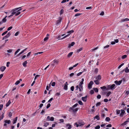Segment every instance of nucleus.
I'll use <instances>...</instances> for the list:
<instances>
[{"label":"nucleus","mask_w":129,"mask_h":129,"mask_svg":"<svg viewBox=\"0 0 129 129\" xmlns=\"http://www.w3.org/2000/svg\"><path fill=\"white\" fill-rule=\"evenodd\" d=\"M58 63V61L57 60H54L51 63V65L54 66L55 65H57Z\"/></svg>","instance_id":"1"},{"label":"nucleus","mask_w":129,"mask_h":129,"mask_svg":"<svg viewBox=\"0 0 129 129\" xmlns=\"http://www.w3.org/2000/svg\"><path fill=\"white\" fill-rule=\"evenodd\" d=\"M74 32V31L73 30H70V31H68L67 32V33H69V34H68V35H66V36H65L63 37L61 39H64L65 38L67 37H68L70 35V34L71 33H73Z\"/></svg>","instance_id":"2"},{"label":"nucleus","mask_w":129,"mask_h":129,"mask_svg":"<svg viewBox=\"0 0 129 129\" xmlns=\"http://www.w3.org/2000/svg\"><path fill=\"white\" fill-rule=\"evenodd\" d=\"M73 107H70L69 109V111H72L74 112H76L77 111L78 109L77 108L75 109Z\"/></svg>","instance_id":"3"},{"label":"nucleus","mask_w":129,"mask_h":129,"mask_svg":"<svg viewBox=\"0 0 129 129\" xmlns=\"http://www.w3.org/2000/svg\"><path fill=\"white\" fill-rule=\"evenodd\" d=\"M11 35V33L10 32H9L3 38V40L9 37Z\"/></svg>","instance_id":"4"},{"label":"nucleus","mask_w":129,"mask_h":129,"mask_svg":"<svg viewBox=\"0 0 129 129\" xmlns=\"http://www.w3.org/2000/svg\"><path fill=\"white\" fill-rule=\"evenodd\" d=\"M54 118L53 117H50L49 116H48L46 118V120L48 121H53L54 120Z\"/></svg>","instance_id":"5"},{"label":"nucleus","mask_w":129,"mask_h":129,"mask_svg":"<svg viewBox=\"0 0 129 129\" xmlns=\"http://www.w3.org/2000/svg\"><path fill=\"white\" fill-rule=\"evenodd\" d=\"M21 8V7L18 8H16L14 9L13 10L11 11L12 12L11 13V14L13 15H14V14H15L16 13V11L18 10L19 9Z\"/></svg>","instance_id":"6"},{"label":"nucleus","mask_w":129,"mask_h":129,"mask_svg":"<svg viewBox=\"0 0 129 129\" xmlns=\"http://www.w3.org/2000/svg\"><path fill=\"white\" fill-rule=\"evenodd\" d=\"M61 20V17H59L58 18V20H57L56 21V25H58L60 24Z\"/></svg>","instance_id":"7"},{"label":"nucleus","mask_w":129,"mask_h":129,"mask_svg":"<svg viewBox=\"0 0 129 129\" xmlns=\"http://www.w3.org/2000/svg\"><path fill=\"white\" fill-rule=\"evenodd\" d=\"M4 122L5 123L4 124V126H6L7 124V123L9 124L11 122V121L10 120H6L4 121Z\"/></svg>","instance_id":"8"},{"label":"nucleus","mask_w":129,"mask_h":129,"mask_svg":"<svg viewBox=\"0 0 129 129\" xmlns=\"http://www.w3.org/2000/svg\"><path fill=\"white\" fill-rule=\"evenodd\" d=\"M122 80H120L119 81H115L114 82L117 85H120L122 83Z\"/></svg>","instance_id":"9"},{"label":"nucleus","mask_w":129,"mask_h":129,"mask_svg":"<svg viewBox=\"0 0 129 129\" xmlns=\"http://www.w3.org/2000/svg\"><path fill=\"white\" fill-rule=\"evenodd\" d=\"M84 81V79L83 78L82 79L81 81L79 83V86L81 88H82L83 87L82 85Z\"/></svg>","instance_id":"10"},{"label":"nucleus","mask_w":129,"mask_h":129,"mask_svg":"<svg viewBox=\"0 0 129 129\" xmlns=\"http://www.w3.org/2000/svg\"><path fill=\"white\" fill-rule=\"evenodd\" d=\"M93 82L92 81H90L88 84V87L90 88H91L92 85L93 84Z\"/></svg>","instance_id":"11"},{"label":"nucleus","mask_w":129,"mask_h":129,"mask_svg":"<svg viewBox=\"0 0 129 129\" xmlns=\"http://www.w3.org/2000/svg\"><path fill=\"white\" fill-rule=\"evenodd\" d=\"M22 10V9L20 8L19 10H18L17 12L16 11V13H15V16H17L20 14V12L19 11H20Z\"/></svg>","instance_id":"12"},{"label":"nucleus","mask_w":129,"mask_h":129,"mask_svg":"<svg viewBox=\"0 0 129 129\" xmlns=\"http://www.w3.org/2000/svg\"><path fill=\"white\" fill-rule=\"evenodd\" d=\"M108 89H103L102 92L103 94H105L107 93L108 91L107 90Z\"/></svg>","instance_id":"13"},{"label":"nucleus","mask_w":129,"mask_h":129,"mask_svg":"<svg viewBox=\"0 0 129 129\" xmlns=\"http://www.w3.org/2000/svg\"><path fill=\"white\" fill-rule=\"evenodd\" d=\"M129 21V19L127 18H126L124 19H121L120 22H124L128 21Z\"/></svg>","instance_id":"14"},{"label":"nucleus","mask_w":129,"mask_h":129,"mask_svg":"<svg viewBox=\"0 0 129 129\" xmlns=\"http://www.w3.org/2000/svg\"><path fill=\"white\" fill-rule=\"evenodd\" d=\"M121 112L120 114V116L122 117L123 116V115L125 113V111L124 110H121Z\"/></svg>","instance_id":"15"},{"label":"nucleus","mask_w":129,"mask_h":129,"mask_svg":"<svg viewBox=\"0 0 129 129\" xmlns=\"http://www.w3.org/2000/svg\"><path fill=\"white\" fill-rule=\"evenodd\" d=\"M101 79V76L100 75H98L96 78V79L100 81Z\"/></svg>","instance_id":"16"},{"label":"nucleus","mask_w":129,"mask_h":129,"mask_svg":"<svg viewBox=\"0 0 129 129\" xmlns=\"http://www.w3.org/2000/svg\"><path fill=\"white\" fill-rule=\"evenodd\" d=\"M68 84L67 82H66L63 85L64 89H67L68 88Z\"/></svg>","instance_id":"17"},{"label":"nucleus","mask_w":129,"mask_h":129,"mask_svg":"<svg viewBox=\"0 0 129 129\" xmlns=\"http://www.w3.org/2000/svg\"><path fill=\"white\" fill-rule=\"evenodd\" d=\"M6 69V67L5 66H2L0 68V70L2 72H3Z\"/></svg>","instance_id":"18"},{"label":"nucleus","mask_w":129,"mask_h":129,"mask_svg":"<svg viewBox=\"0 0 129 129\" xmlns=\"http://www.w3.org/2000/svg\"><path fill=\"white\" fill-rule=\"evenodd\" d=\"M125 71V72L126 73H128L129 72V69H128L127 67H126L124 69L122 70V71Z\"/></svg>","instance_id":"19"},{"label":"nucleus","mask_w":129,"mask_h":129,"mask_svg":"<svg viewBox=\"0 0 129 129\" xmlns=\"http://www.w3.org/2000/svg\"><path fill=\"white\" fill-rule=\"evenodd\" d=\"M87 98V96H86L84 97H82V100L84 102H86V101Z\"/></svg>","instance_id":"20"},{"label":"nucleus","mask_w":129,"mask_h":129,"mask_svg":"<svg viewBox=\"0 0 129 129\" xmlns=\"http://www.w3.org/2000/svg\"><path fill=\"white\" fill-rule=\"evenodd\" d=\"M17 117H16L15 118H14L13 120V124L15 123L17 120Z\"/></svg>","instance_id":"21"},{"label":"nucleus","mask_w":129,"mask_h":129,"mask_svg":"<svg viewBox=\"0 0 129 129\" xmlns=\"http://www.w3.org/2000/svg\"><path fill=\"white\" fill-rule=\"evenodd\" d=\"M22 80L21 79H19V80H18L15 82V84L16 85H18L19 83H20V81H22Z\"/></svg>","instance_id":"22"},{"label":"nucleus","mask_w":129,"mask_h":129,"mask_svg":"<svg viewBox=\"0 0 129 129\" xmlns=\"http://www.w3.org/2000/svg\"><path fill=\"white\" fill-rule=\"evenodd\" d=\"M27 63V61H24L22 63V65L24 67H25L26 66V64Z\"/></svg>","instance_id":"23"},{"label":"nucleus","mask_w":129,"mask_h":129,"mask_svg":"<svg viewBox=\"0 0 129 129\" xmlns=\"http://www.w3.org/2000/svg\"><path fill=\"white\" fill-rule=\"evenodd\" d=\"M7 16H6L5 18H4L2 20V22L4 23L5 22L7 21V19H6V18L7 17Z\"/></svg>","instance_id":"24"},{"label":"nucleus","mask_w":129,"mask_h":129,"mask_svg":"<svg viewBox=\"0 0 129 129\" xmlns=\"http://www.w3.org/2000/svg\"><path fill=\"white\" fill-rule=\"evenodd\" d=\"M99 81H100L99 80H96L94 81V82L96 84L98 85L100 83Z\"/></svg>","instance_id":"25"},{"label":"nucleus","mask_w":129,"mask_h":129,"mask_svg":"<svg viewBox=\"0 0 129 129\" xmlns=\"http://www.w3.org/2000/svg\"><path fill=\"white\" fill-rule=\"evenodd\" d=\"M66 126L68 127V129H70L72 127V126L69 124H68L66 125Z\"/></svg>","instance_id":"26"},{"label":"nucleus","mask_w":129,"mask_h":129,"mask_svg":"<svg viewBox=\"0 0 129 129\" xmlns=\"http://www.w3.org/2000/svg\"><path fill=\"white\" fill-rule=\"evenodd\" d=\"M94 119L96 118L98 120H99L100 119L99 116V115H97L95 116V117H94Z\"/></svg>","instance_id":"27"},{"label":"nucleus","mask_w":129,"mask_h":129,"mask_svg":"<svg viewBox=\"0 0 129 129\" xmlns=\"http://www.w3.org/2000/svg\"><path fill=\"white\" fill-rule=\"evenodd\" d=\"M73 54V52H71L69 53L68 55L67 56L68 57H70Z\"/></svg>","instance_id":"28"},{"label":"nucleus","mask_w":129,"mask_h":129,"mask_svg":"<svg viewBox=\"0 0 129 129\" xmlns=\"http://www.w3.org/2000/svg\"><path fill=\"white\" fill-rule=\"evenodd\" d=\"M11 103V102L10 100L8 101V102L7 103L6 105V107H8L10 104Z\"/></svg>","instance_id":"29"},{"label":"nucleus","mask_w":129,"mask_h":129,"mask_svg":"<svg viewBox=\"0 0 129 129\" xmlns=\"http://www.w3.org/2000/svg\"><path fill=\"white\" fill-rule=\"evenodd\" d=\"M82 50L83 48L82 47L81 48L78 49L77 50L76 52L78 53L81 51H82Z\"/></svg>","instance_id":"30"},{"label":"nucleus","mask_w":129,"mask_h":129,"mask_svg":"<svg viewBox=\"0 0 129 129\" xmlns=\"http://www.w3.org/2000/svg\"><path fill=\"white\" fill-rule=\"evenodd\" d=\"M75 43L74 42H72L71 44H69V47H70L71 46H73L75 44Z\"/></svg>","instance_id":"31"},{"label":"nucleus","mask_w":129,"mask_h":129,"mask_svg":"<svg viewBox=\"0 0 129 129\" xmlns=\"http://www.w3.org/2000/svg\"><path fill=\"white\" fill-rule=\"evenodd\" d=\"M49 125V123L48 122H46L44 124V126L45 127H46L48 125Z\"/></svg>","instance_id":"32"},{"label":"nucleus","mask_w":129,"mask_h":129,"mask_svg":"<svg viewBox=\"0 0 129 129\" xmlns=\"http://www.w3.org/2000/svg\"><path fill=\"white\" fill-rule=\"evenodd\" d=\"M59 82L60 84H62L64 83V81L62 80H60L59 81Z\"/></svg>","instance_id":"33"},{"label":"nucleus","mask_w":129,"mask_h":129,"mask_svg":"<svg viewBox=\"0 0 129 129\" xmlns=\"http://www.w3.org/2000/svg\"><path fill=\"white\" fill-rule=\"evenodd\" d=\"M13 50H14L13 49H10L7 50V51L8 53H10L12 52V51Z\"/></svg>","instance_id":"34"},{"label":"nucleus","mask_w":129,"mask_h":129,"mask_svg":"<svg viewBox=\"0 0 129 129\" xmlns=\"http://www.w3.org/2000/svg\"><path fill=\"white\" fill-rule=\"evenodd\" d=\"M105 114H103V113H102L101 114V117L103 118L105 117Z\"/></svg>","instance_id":"35"},{"label":"nucleus","mask_w":129,"mask_h":129,"mask_svg":"<svg viewBox=\"0 0 129 129\" xmlns=\"http://www.w3.org/2000/svg\"><path fill=\"white\" fill-rule=\"evenodd\" d=\"M20 49H18L14 53V55H16L17 53L20 50Z\"/></svg>","instance_id":"36"},{"label":"nucleus","mask_w":129,"mask_h":129,"mask_svg":"<svg viewBox=\"0 0 129 129\" xmlns=\"http://www.w3.org/2000/svg\"><path fill=\"white\" fill-rule=\"evenodd\" d=\"M78 124L79 125H78L80 126H83L84 124L83 123H79V122L78 123Z\"/></svg>","instance_id":"37"},{"label":"nucleus","mask_w":129,"mask_h":129,"mask_svg":"<svg viewBox=\"0 0 129 129\" xmlns=\"http://www.w3.org/2000/svg\"><path fill=\"white\" fill-rule=\"evenodd\" d=\"M105 120L107 121H108L110 120V118L109 117H107L106 119Z\"/></svg>","instance_id":"38"},{"label":"nucleus","mask_w":129,"mask_h":129,"mask_svg":"<svg viewBox=\"0 0 129 129\" xmlns=\"http://www.w3.org/2000/svg\"><path fill=\"white\" fill-rule=\"evenodd\" d=\"M90 92L91 94H93L94 93V90L92 89L90 91Z\"/></svg>","instance_id":"39"},{"label":"nucleus","mask_w":129,"mask_h":129,"mask_svg":"<svg viewBox=\"0 0 129 129\" xmlns=\"http://www.w3.org/2000/svg\"><path fill=\"white\" fill-rule=\"evenodd\" d=\"M111 92L110 91H109L108 92H107V96H109L110 94L111 93Z\"/></svg>","instance_id":"40"},{"label":"nucleus","mask_w":129,"mask_h":129,"mask_svg":"<svg viewBox=\"0 0 129 129\" xmlns=\"http://www.w3.org/2000/svg\"><path fill=\"white\" fill-rule=\"evenodd\" d=\"M4 117V113L0 117V119L1 120L3 119V118Z\"/></svg>","instance_id":"41"},{"label":"nucleus","mask_w":129,"mask_h":129,"mask_svg":"<svg viewBox=\"0 0 129 129\" xmlns=\"http://www.w3.org/2000/svg\"><path fill=\"white\" fill-rule=\"evenodd\" d=\"M8 32V31H6L5 32H4L2 35V36H4L5 34H6Z\"/></svg>","instance_id":"42"},{"label":"nucleus","mask_w":129,"mask_h":129,"mask_svg":"<svg viewBox=\"0 0 129 129\" xmlns=\"http://www.w3.org/2000/svg\"><path fill=\"white\" fill-rule=\"evenodd\" d=\"M48 39V37H46L44 39V41L46 42Z\"/></svg>","instance_id":"43"},{"label":"nucleus","mask_w":129,"mask_h":129,"mask_svg":"<svg viewBox=\"0 0 129 129\" xmlns=\"http://www.w3.org/2000/svg\"><path fill=\"white\" fill-rule=\"evenodd\" d=\"M100 128V126L99 125H98L95 127V129H99Z\"/></svg>","instance_id":"44"},{"label":"nucleus","mask_w":129,"mask_h":129,"mask_svg":"<svg viewBox=\"0 0 129 129\" xmlns=\"http://www.w3.org/2000/svg\"><path fill=\"white\" fill-rule=\"evenodd\" d=\"M63 11H64L63 9H62L61 10L60 12V15H61L63 13Z\"/></svg>","instance_id":"45"},{"label":"nucleus","mask_w":129,"mask_h":129,"mask_svg":"<svg viewBox=\"0 0 129 129\" xmlns=\"http://www.w3.org/2000/svg\"><path fill=\"white\" fill-rule=\"evenodd\" d=\"M127 57V55H123L122 57V59H124L125 58H126Z\"/></svg>","instance_id":"46"},{"label":"nucleus","mask_w":129,"mask_h":129,"mask_svg":"<svg viewBox=\"0 0 129 129\" xmlns=\"http://www.w3.org/2000/svg\"><path fill=\"white\" fill-rule=\"evenodd\" d=\"M51 86H54L55 84V82H53L51 83Z\"/></svg>","instance_id":"47"},{"label":"nucleus","mask_w":129,"mask_h":129,"mask_svg":"<svg viewBox=\"0 0 129 129\" xmlns=\"http://www.w3.org/2000/svg\"><path fill=\"white\" fill-rule=\"evenodd\" d=\"M81 14V13H77V14H76L75 15V17H76V16H80Z\"/></svg>","instance_id":"48"},{"label":"nucleus","mask_w":129,"mask_h":129,"mask_svg":"<svg viewBox=\"0 0 129 129\" xmlns=\"http://www.w3.org/2000/svg\"><path fill=\"white\" fill-rule=\"evenodd\" d=\"M98 69L97 68H96L94 70V72L96 73V74L98 72Z\"/></svg>","instance_id":"49"},{"label":"nucleus","mask_w":129,"mask_h":129,"mask_svg":"<svg viewBox=\"0 0 129 129\" xmlns=\"http://www.w3.org/2000/svg\"><path fill=\"white\" fill-rule=\"evenodd\" d=\"M40 76L38 75H37L35 76L34 78V80L35 81L37 79V77H39Z\"/></svg>","instance_id":"50"},{"label":"nucleus","mask_w":129,"mask_h":129,"mask_svg":"<svg viewBox=\"0 0 129 129\" xmlns=\"http://www.w3.org/2000/svg\"><path fill=\"white\" fill-rule=\"evenodd\" d=\"M78 103L81 105H83V103L82 102L80 101H78Z\"/></svg>","instance_id":"51"},{"label":"nucleus","mask_w":129,"mask_h":129,"mask_svg":"<svg viewBox=\"0 0 129 129\" xmlns=\"http://www.w3.org/2000/svg\"><path fill=\"white\" fill-rule=\"evenodd\" d=\"M115 85L114 84H113L111 85V88L110 89H113L115 86Z\"/></svg>","instance_id":"52"},{"label":"nucleus","mask_w":129,"mask_h":129,"mask_svg":"<svg viewBox=\"0 0 129 129\" xmlns=\"http://www.w3.org/2000/svg\"><path fill=\"white\" fill-rule=\"evenodd\" d=\"M101 103L100 102L96 104V106L97 107L98 106H99L101 105Z\"/></svg>","instance_id":"53"},{"label":"nucleus","mask_w":129,"mask_h":129,"mask_svg":"<svg viewBox=\"0 0 129 129\" xmlns=\"http://www.w3.org/2000/svg\"><path fill=\"white\" fill-rule=\"evenodd\" d=\"M120 110H116V113L117 114H119L120 113Z\"/></svg>","instance_id":"54"},{"label":"nucleus","mask_w":129,"mask_h":129,"mask_svg":"<svg viewBox=\"0 0 129 129\" xmlns=\"http://www.w3.org/2000/svg\"><path fill=\"white\" fill-rule=\"evenodd\" d=\"M82 73H83V72H80L79 73H78L77 74V76H80V75H81V74Z\"/></svg>","instance_id":"55"},{"label":"nucleus","mask_w":129,"mask_h":129,"mask_svg":"<svg viewBox=\"0 0 129 129\" xmlns=\"http://www.w3.org/2000/svg\"><path fill=\"white\" fill-rule=\"evenodd\" d=\"M13 27L12 26H11L9 27L7 29V31H9Z\"/></svg>","instance_id":"56"},{"label":"nucleus","mask_w":129,"mask_h":129,"mask_svg":"<svg viewBox=\"0 0 129 129\" xmlns=\"http://www.w3.org/2000/svg\"><path fill=\"white\" fill-rule=\"evenodd\" d=\"M10 64V62H8L6 64V66L7 67H8L9 66V64Z\"/></svg>","instance_id":"57"},{"label":"nucleus","mask_w":129,"mask_h":129,"mask_svg":"<svg viewBox=\"0 0 129 129\" xmlns=\"http://www.w3.org/2000/svg\"><path fill=\"white\" fill-rule=\"evenodd\" d=\"M3 107V105L2 104L0 105V110H1Z\"/></svg>","instance_id":"58"},{"label":"nucleus","mask_w":129,"mask_h":129,"mask_svg":"<svg viewBox=\"0 0 129 129\" xmlns=\"http://www.w3.org/2000/svg\"><path fill=\"white\" fill-rule=\"evenodd\" d=\"M51 106V105L50 104H48L47 105V107H46V108L47 109L49 107Z\"/></svg>","instance_id":"59"},{"label":"nucleus","mask_w":129,"mask_h":129,"mask_svg":"<svg viewBox=\"0 0 129 129\" xmlns=\"http://www.w3.org/2000/svg\"><path fill=\"white\" fill-rule=\"evenodd\" d=\"M107 127H111L112 126V125L110 124H109L106 126Z\"/></svg>","instance_id":"60"},{"label":"nucleus","mask_w":129,"mask_h":129,"mask_svg":"<svg viewBox=\"0 0 129 129\" xmlns=\"http://www.w3.org/2000/svg\"><path fill=\"white\" fill-rule=\"evenodd\" d=\"M60 91L59 92L57 93L55 95L57 96H59L60 94Z\"/></svg>","instance_id":"61"},{"label":"nucleus","mask_w":129,"mask_h":129,"mask_svg":"<svg viewBox=\"0 0 129 129\" xmlns=\"http://www.w3.org/2000/svg\"><path fill=\"white\" fill-rule=\"evenodd\" d=\"M101 95H98L97 96V98L98 99H100L101 98Z\"/></svg>","instance_id":"62"},{"label":"nucleus","mask_w":129,"mask_h":129,"mask_svg":"<svg viewBox=\"0 0 129 129\" xmlns=\"http://www.w3.org/2000/svg\"><path fill=\"white\" fill-rule=\"evenodd\" d=\"M8 115L10 117H11L12 116V113L11 112H10L9 114Z\"/></svg>","instance_id":"63"},{"label":"nucleus","mask_w":129,"mask_h":129,"mask_svg":"<svg viewBox=\"0 0 129 129\" xmlns=\"http://www.w3.org/2000/svg\"><path fill=\"white\" fill-rule=\"evenodd\" d=\"M104 12L103 11H102L100 14L101 15H103L104 14Z\"/></svg>","instance_id":"64"}]
</instances>
